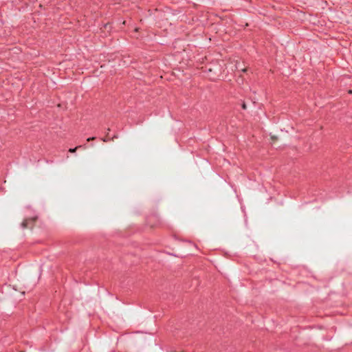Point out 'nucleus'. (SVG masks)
I'll return each instance as SVG.
<instances>
[{
    "label": "nucleus",
    "instance_id": "obj_1",
    "mask_svg": "<svg viewBox=\"0 0 352 352\" xmlns=\"http://www.w3.org/2000/svg\"><path fill=\"white\" fill-rule=\"evenodd\" d=\"M37 219L36 217L25 219L21 224L22 228H30L34 227V225Z\"/></svg>",
    "mask_w": 352,
    "mask_h": 352
},
{
    "label": "nucleus",
    "instance_id": "obj_2",
    "mask_svg": "<svg viewBox=\"0 0 352 352\" xmlns=\"http://www.w3.org/2000/svg\"><path fill=\"white\" fill-rule=\"evenodd\" d=\"M114 138H118V135H114L113 138H110L109 133H107V135H105V137L101 138V140L104 142H109L111 140H113Z\"/></svg>",
    "mask_w": 352,
    "mask_h": 352
},
{
    "label": "nucleus",
    "instance_id": "obj_3",
    "mask_svg": "<svg viewBox=\"0 0 352 352\" xmlns=\"http://www.w3.org/2000/svg\"><path fill=\"white\" fill-rule=\"evenodd\" d=\"M81 147L86 148L87 146H86V145H84V146H81V145H80V146H76L75 148H69V153H75V152H76V151L78 148H81Z\"/></svg>",
    "mask_w": 352,
    "mask_h": 352
},
{
    "label": "nucleus",
    "instance_id": "obj_4",
    "mask_svg": "<svg viewBox=\"0 0 352 352\" xmlns=\"http://www.w3.org/2000/svg\"><path fill=\"white\" fill-rule=\"evenodd\" d=\"M241 107L243 110H246L247 109V105L245 104V102L244 101H243L242 104H241Z\"/></svg>",
    "mask_w": 352,
    "mask_h": 352
},
{
    "label": "nucleus",
    "instance_id": "obj_5",
    "mask_svg": "<svg viewBox=\"0 0 352 352\" xmlns=\"http://www.w3.org/2000/svg\"><path fill=\"white\" fill-rule=\"evenodd\" d=\"M96 140V137H91V138H88L87 139V142H90V141H92V140Z\"/></svg>",
    "mask_w": 352,
    "mask_h": 352
},
{
    "label": "nucleus",
    "instance_id": "obj_6",
    "mask_svg": "<svg viewBox=\"0 0 352 352\" xmlns=\"http://www.w3.org/2000/svg\"><path fill=\"white\" fill-rule=\"evenodd\" d=\"M242 71H243V72H245L247 71V69H246V68H245V69H243Z\"/></svg>",
    "mask_w": 352,
    "mask_h": 352
}]
</instances>
